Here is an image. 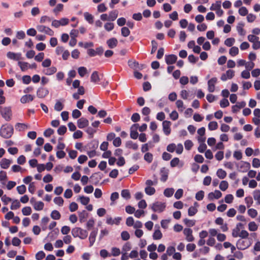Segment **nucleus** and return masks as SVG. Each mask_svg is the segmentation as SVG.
I'll use <instances>...</instances> for the list:
<instances>
[{
  "label": "nucleus",
  "mask_w": 260,
  "mask_h": 260,
  "mask_svg": "<svg viewBox=\"0 0 260 260\" xmlns=\"http://www.w3.org/2000/svg\"><path fill=\"white\" fill-rule=\"evenodd\" d=\"M35 257L37 260H42L45 257V253L43 251H40L36 253Z\"/></svg>",
  "instance_id": "052dcab7"
},
{
  "label": "nucleus",
  "mask_w": 260,
  "mask_h": 260,
  "mask_svg": "<svg viewBox=\"0 0 260 260\" xmlns=\"http://www.w3.org/2000/svg\"><path fill=\"white\" fill-rule=\"evenodd\" d=\"M247 213L252 218H255L257 215V211L253 208L249 209L247 211Z\"/></svg>",
  "instance_id": "864d4df0"
},
{
  "label": "nucleus",
  "mask_w": 260,
  "mask_h": 260,
  "mask_svg": "<svg viewBox=\"0 0 260 260\" xmlns=\"http://www.w3.org/2000/svg\"><path fill=\"white\" fill-rule=\"evenodd\" d=\"M121 195L123 198H124L126 200L129 199L131 198V194L129 193V191L127 189L122 190L121 191Z\"/></svg>",
  "instance_id": "c03bdc74"
},
{
  "label": "nucleus",
  "mask_w": 260,
  "mask_h": 260,
  "mask_svg": "<svg viewBox=\"0 0 260 260\" xmlns=\"http://www.w3.org/2000/svg\"><path fill=\"white\" fill-rule=\"evenodd\" d=\"M171 123L169 121H164L162 122V127L164 133L167 136L169 135L171 133Z\"/></svg>",
  "instance_id": "ddd939ff"
},
{
  "label": "nucleus",
  "mask_w": 260,
  "mask_h": 260,
  "mask_svg": "<svg viewBox=\"0 0 260 260\" xmlns=\"http://www.w3.org/2000/svg\"><path fill=\"white\" fill-rule=\"evenodd\" d=\"M89 124L88 120L84 117L79 119L77 121V126L80 128H83Z\"/></svg>",
  "instance_id": "4468645a"
},
{
  "label": "nucleus",
  "mask_w": 260,
  "mask_h": 260,
  "mask_svg": "<svg viewBox=\"0 0 260 260\" xmlns=\"http://www.w3.org/2000/svg\"><path fill=\"white\" fill-rule=\"evenodd\" d=\"M243 26H244V24L243 23H240L238 24V25L237 26V30L238 33L239 34V35L241 36H244L245 34V32L243 28Z\"/></svg>",
  "instance_id": "c9c22d12"
},
{
  "label": "nucleus",
  "mask_w": 260,
  "mask_h": 260,
  "mask_svg": "<svg viewBox=\"0 0 260 260\" xmlns=\"http://www.w3.org/2000/svg\"><path fill=\"white\" fill-rule=\"evenodd\" d=\"M144 158L148 163H150L152 161L153 155L151 153L147 152L144 155Z\"/></svg>",
  "instance_id": "3c124183"
},
{
  "label": "nucleus",
  "mask_w": 260,
  "mask_h": 260,
  "mask_svg": "<svg viewBox=\"0 0 260 260\" xmlns=\"http://www.w3.org/2000/svg\"><path fill=\"white\" fill-rule=\"evenodd\" d=\"M49 93L48 90L46 88H40L37 92V95L39 98L45 97Z\"/></svg>",
  "instance_id": "a211bd4d"
},
{
  "label": "nucleus",
  "mask_w": 260,
  "mask_h": 260,
  "mask_svg": "<svg viewBox=\"0 0 260 260\" xmlns=\"http://www.w3.org/2000/svg\"><path fill=\"white\" fill-rule=\"evenodd\" d=\"M216 175L219 178L223 179L226 177V173L224 170L221 169H219L217 171Z\"/></svg>",
  "instance_id": "393cba45"
},
{
  "label": "nucleus",
  "mask_w": 260,
  "mask_h": 260,
  "mask_svg": "<svg viewBox=\"0 0 260 260\" xmlns=\"http://www.w3.org/2000/svg\"><path fill=\"white\" fill-rule=\"evenodd\" d=\"M11 163L12 160L7 158H3L0 162V165L3 169H6L9 167Z\"/></svg>",
  "instance_id": "aec40b11"
},
{
  "label": "nucleus",
  "mask_w": 260,
  "mask_h": 260,
  "mask_svg": "<svg viewBox=\"0 0 260 260\" xmlns=\"http://www.w3.org/2000/svg\"><path fill=\"white\" fill-rule=\"evenodd\" d=\"M107 44L110 48L112 49L117 46L118 41L116 38H112L107 41Z\"/></svg>",
  "instance_id": "6ab92c4d"
},
{
  "label": "nucleus",
  "mask_w": 260,
  "mask_h": 260,
  "mask_svg": "<svg viewBox=\"0 0 260 260\" xmlns=\"http://www.w3.org/2000/svg\"><path fill=\"white\" fill-rule=\"evenodd\" d=\"M235 75V72L232 70H228L225 74L221 75L220 79L221 80L225 81L227 79H232Z\"/></svg>",
  "instance_id": "9d476101"
},
{
  "label": "nucleus",
  "mask_w": 260,
  "mask_h": 260,
  "mask_svg": "<svg viewBox=\"0 0 260 260\" xmlns=\"http://www.w3.org/2000/svg\"><path fill=\"white\" fill-rule=\"evenodd\" d=\"M166 208L165 203L156 202L152 205L151 209L154 212H161Z\"/></svg>",
  "instance_id": "39448f33"
},
{
  "label": "nucleus",
  "mask_w": 260,
  "mask_h": 260,
  "mask_svg": "<svg viewBox=\"0 0 260 260\" xmlns=\"http://www.w3.org/2000/svg\"><path fill=\"white\" fill-rule=\"evenodd\" d=\"M126 146L127 148L133 149L135 150H136L138 149V145L136 143H133L132 141L127 142Z\"/></svg>",
  "instance_id": "c85d7f7f"
},
{
  "label": "nucleus",
  "mask_w": 260,
  "mask_h": 260,
  "mask_svg": "<svg viewBox=\"0 0 260 260\" xmlns=\"http://www.w3.org/2000/svg\"><path fill=\"white\" fill-rule=\"evenodd\" d=\"M78 72L81 77H83L87 73V69L84 67H79L78 69Z\"/></svg>",
  "instance_id": "5fc2aeb1"
},
{
  "label": "nucleus",
  "mask_w": 260,
  "mask_h": 260,
  "mask_svg": "<svg viewBox=\"0 0 260 260\" xmlns=\"http://www.w3.org/2000/svg\"><path fill=\"white\" fill-rule=\"evenodd\" d=\"M138 126V124H134L131 127L130 137L133 139H137L138 137L139 134L137 131Z\"/></svg>",
  "instance_id": "9b49d317"
},
{
  "label": "nucleus",
  "mask_w": 260,
  "mask_h": 260,
  "mask_svg": "<svg viewBox=\"0 0 260 260\" xmlns=\"http://www.w3.org/2000/svg\"><path fill=\"white\" fill-rule=\"evenodd\" d=\"M168 176V173L166 171H165V169L161 170V178L160 180L162 182H165Z\"/></svg>",
  "instance_id": "09e8293b"
},
{
  "label": "nucleus",
  "mask_w": 260,
  "mask_h": 260,
  "mask_svg": "<svg viewBox=\"0 0 260 260\" xmlns=\"http://www.w3.org/2000/svg\"><path fill=\"white\" fill-rule=\"evenodd\" d=\"M120 250L119 248L117 247H112L111 248V254L110 255L117 256L120 255Z\"/></svg>",
  "instance_id": "ea45409f"
},
{
  "label": "nucleus",
  "mask_w": 260,
  "mask_h": 260,
  "mask_svg": "<svg viewBox=\"0 0 260 260\" xmlns=\"http://www.w3.org/2000/svg\"><path fill=\"white\" fill-rule=\"evenodd\" d=\"M72 235L75 238L78 237L81 239H86L88 235L87 231L81 228L76 227L72 230Z\"/></svg>",
  "instance_id": "f03ea898"
},
{
  "label": "nucleus",
  "mask_w": 260,
  "mask_h": 260,
  "mask_svg": "<svg viewBox=\"0 0 260 260\" xmlns=\"http://www.w3.org/2000/svg\"><path fill=\"white\" fill-rule=\"evenodd\" d=\"M22 214L24 215H29L31 213V209L30 207H25L22 209Z\"/></svg>",
  "instance_id": "6e6d98bb"
},
{
  "label": "nucleus",
  "mask_w": 260,
  "mask_h": 260,
  "mask_svg": "<svg viewBox=\"0 0 260 260\" xmlns=\"http://www.w3.org/2000/svg\"><path fill=\"white\" fill-rule=\"evenodd\" d=\"M248 229L250 231H255L257 229V225L254 221L250 222L248 224Z\"/></svg>",
  "instance_id": "49530a36"
},
{
  "label": "nucleus",
  "mask_w": 260,
  "mask_h": 260,
  "mask_svg": "<svg viewBox=\"0 0 260 260\" xmlns=\"http://www.w3.org/2000/svg\"><path fill=\"white\" fill-rule=\"evenodd\" d=\"M145 191L147 194L151 196V195H153V194H154V193L155 192V189L154 187L147 186L145 188Z\"/></svg>",
  "instance_id": "e433bc0d"
},
{
  "label": "nucleus",
  "mask_w": 260,
  "mask_h": 260,
  "mask_svg": "<svg viewBox=\"0 0 260 260\" xmlns=\"http://www.w3.org/2000/svg\"><path fill=\"white\" fill-rule=\"evenodd\" d=\"M80 202L84 205H86L89 202L90 199L88 197L81 196L79 197Z\"/></svg>",
  "instance_id": "8fccbe9b"
},
{
  "label": "nucleus",
  "mask_w": 260,
  "mask_h": 260,
  "mask_svg": "<svg viewBox=\"0 0 260 260\" xmlns=\"http://www.w3.org/2000/svg\"><path fill=\"white\" fill-rule=\"evenodd\" d=\"M0 114L7 121H9L12 119V112L11 107H3L0 106Z\"/></svg>",
  "instance_id": "7ed1b4c3"
},
{
  "label": "nucleus",
  "mask_w": 260,
  "mask_h": 260,
  "mask_svg": "<svg viewBox=\"0 0 260 260\" xmlns=\"http://www.w3.org/2000/svg\"><path fill=\"white\" fill-rule=\"evenodd\" d=\"M174 192V189L173 188H166L164 192V195L167 197H171Z\"/></svg>",
  "instance_id": "f704fd0d"
},
{
  "label": "nucleus",
  "mask_w": 260,
  "mask_h": 260,
  "mask_svg": "<svg viewBox=\"0 0 260 260\" xmlns=\"http://www.w3.org/2000/svg\"><path fill=\"white\" fill-rule=\"evenodd\" d=\"M198 210L194 207H190L188 210V214L189 216H192L194 215L197 212Z\"/></svg>",
  "instance_id": "bf43d9fd"
},
{
  "label": "nucleus",
  "mask_w": 260,
  "mask_h": 260,
  "mask_svg": "<svg viewBox=\"0 0 260 260\" xmlns=\"http://www.w3.org/2000/svg\"><path fill=\"white\" fill-rule=\"evenodd\" d=\"M218 128V124L216 121H211L208 124V128L210 131H214Z\"/></svg>",
  "instance_id": "a19ab883"
},
{
  "label": "nucleus",
  "mask_w": 260,
  "mask_h": 260,
  "mask_svg": "<svg viewBox=\"0 0 260 260\" xmlns=\"http://www.w3.org/2000/svg\"><path fill=\"white\" fill-rule=\"evenodd\" d=\"M14 132L13 127L10 124L3 125L0 128V135L5 138H10Z\"/></svg>",
  "instance_id": "f257e3e1"
},
{
  "label": "nucleus",
  "mask_w": 260,
  "mask_h": 260,
  "mask_svg": "<svg viewBox=\"0 0 260 260\" xmlns=\"http://www.w3.org/2000/svg\"><path fill=\"white\" fill-rule=\"evenodd\" d=\"M8 58L15 60H19L21 59V54L20 53H14L12 52H8L7 53Z\"/></svg>",
  "instance_id": "2eb2a0df"
},
{
  "label": "nucleus",
  "mask_w": 260,
  "mask_h": 260,
  "mask_svg": "<svg viewBox=\"0 0 260 260\" xmlns=\"http://www.w3.org/2000/svg\"><path fill=\"white\" fill-rule=\"evenodd\" d=\"M204 197V192L203 190L198 191L196 194V199L198 201H201L203 200Z\"/></svg>",
  "instance_id": "69168bd1"
},
{
  "label": "nucleus",
  "mask_w": 260,
  "mask_h": 260,
  "mask_svg": "<svg viewBox=\"0 0 260 260\" xmlns=\"http://www.w3.org/2000/svg\"><path fill=\"white\" fill-rule=\"evenodd\" d=\"M15 129L19 132L24 131L28 127V125L25 123H17L15 124Z\"/></svg>",
  "instance_id": "412c9836"
},
{
  "label": "nucleus",
  "mask_w": 260,
  "mask_h": 260,
  "mask_svg": "<svg viewBox=\"0 0 260 260\" xmlns=\"http://www.w3.org/2000/svg\"><path fill=\"white\" fill-rule=\"evenodd\" d=\"M114 27V24L112 22H107L104 25L105 29L108 31H110L113 29Z\"/></svg>",
  "instance_id": "37998d69"
},
{
  "label": "nucleus",
  "mask_w": 260,
  "mask_h": 260,
  "mask_svg": "<svg viewBox=\"0 0 260 260\" xmlns=\"http://www.w3.org/2000/svg\"><path fill=\"white\" fill-rule=\"evenodd\" d=\"M253 198L257 201V203L260 204V190H255L253 192Z\"/></svg>",
  "instance_id": "2f4dec72"
},
{
  "label": "nucleus",
  "mask_w": 260,
  "mask_h": 260,
  "mask_svg": "<svg viewBox=\"0 0 260 260\" xmlns=\"http://www.w3.org/2000/svg\"><path fill=\"white\" fill-rule=\"evenodd\" d=\"M175 251H176V250H175V247L174 246H168L167 247L166 253L169 256H171V255H173L174 254V253H175Z\"/></svg>",
  "instance_id": "79ce46f5"
},
{
  "label": "nucleus",
  "mask_w": 260,
  "mask_h": 260,
  "mask_svg": "<svg viewBox=\"0 0 260 260\" xmlns=\"http://www.w3.org/2000/svg\"><path fill=\"white\" fill-rule=\"evenodd\" d=\"M34 97L31 94H25L20 99V102L22 104H26L33 101Z\"/></svg>",
  "instance_id": "f3484780"
},
{
  "label": "nucleus",
  "mask_w": 260,
  "mask_h": 260,
  "mask_svg": "<svg viewBox=\"0 0 260 260\" xmlns=\"http://www.w3.org/2000/svg\"><path fill=\"white\" fill-rule=\"evenodd\" d=\"M63 104L59 101H57L54 105V110L56 111H60L63 108Z\"/></svg>",
  "instance_id": "473e14b6"
},
{
  "label": "nucleus",
  "mask_w": 260,
  "mask_h": 260,
  "mask_svg": "<svg viewBox=\"0 0 260 260\" xmlns=\"http://www.w3.org/2000/svg\"><path fill=\"white\" fill-rule=\"evenodd\" d=\"M130 34V30L126 27H123L121 28V35L124 37H126L128 36Z\"/></svg>",
  "instance_id": "680f3d73"
},
{
  "label": "nucleus",
  "mask_w": 260,
  "mask_h": 260,
  "mask_svg": "<svg viewBox=\"0 0 260 260\" xmlns=\"http://www.w3.org/2000/svg\"><path fill=\"white\" fill-rule=\"evenodd\" d=\"M44 203L41 201L35 202L33 204L34 209L37 211L42 210L44 208Z\"/></svg>",
  "instance_id": "b1692460"
},
{
  "label": "nucleus",
  "mask_w": 260,
  "mask_h": 260,
  "mask_svg": "<svg viewBox=\"0 0 260 260\" xmlns=\"http://www.w3.org/2000/svg\"><path fill=\"white\" fill-rule=\"evenodd\" d=\"M69 22V20L66 18H62L59 20H54L52 22V25L56 28L60 26H64L67 25Z\"/></svg>",
  "instance_id": "423d86ee"
},
{
  "label": "nucleus",
  "mask_w": 260,
  "mask_h": 260,
  "mask_svg": "<svg viewBox=\"0 0 260 260\" xmlns=\"http://www.w3.org/2000/svg\"><path fill=\"white\" fill-rule=\"evenodd\" d=\"M239 13L241 16H246L248 14V10L245 7H242L239 10Z\"/></svg>",
  "instance_id": "0e129e2a"
},
{
  "label": "nucleus",
  "mask_w": 260,
  "mask_h": 260,
  "mask_svg": "<svg viewBox=\"0 0 260 260\" xmlns=\"http://www.w3.org/2000/svg\"><path fill=\"white\" fill-rule=\"evenodd\" d=\"M221 8V2L217 1L215 4H213L210 7V10L216 11Z\"/></svg>",
  "instance_id": "de8ad7c7"
},
{
  "label": "nucleus",
  "mask_w": 260,
  "mask_h": 260,
  "mask_svg": "<svg viewBox=\"0 0 260 260\" xmlns=\"http://www.w3.org/2000/svg\"><path fill=\"white\" fill-rule=\"evenodd\" d=\"M177 59V56L174 54L166 55L165 61L168 64H172L175 63Z\"/></svg>",
  "instance_id": "f8f14e48"
},
{
  "label": "nucleus",
  "mask_w": 260,
  "mask_h": 260,
  "mask_svg": "<svg viewBox=\"0 0 260 260\" xmlns=\"http://www.w3.org/2000/svg\"><path fill=\"white\" fill-rule=\"evenodd\" d=\"M235 40L234 38H228L225 40L224 44L228 47H231L235 43Z\"/></svg>",
  "instance_id": "13d9d810"
},
{
  "label": "nucleus",
  "mask_w": 260,
  "mask_h": 260,
  "mask_svg": "<svg viewBox=\"0 0 260 260\" xmlns=\"http://www.w3.org/2000/svg\"><path fill=\"white\" fill-rule=\"evenodd\" d=\"M37 29L40 32L45 33L49 36H53L54 32L50 28L42 25H39L37 26Z\"/></svg>",
  "instance_id": "6e6552de"
},
{
  "label": "nucleus",
  "mask_w": 260,
  "mask_h": 260,
  "mask_svg": "<svg viewBox=\"0 0 260 260\" xmlns=\"http://www.w3.org/2000/svg\"><path fill=\"white\" fill-rule=\"evenodd\" d=\"M26 188L24 185H21L17 187V190L18 192L20 194L24 193L26 191Z\"/></svg>",
  "instance_id": "e2e57ef3"
},
{
  "label": "nucleus",
  "mask_w": 260,
  "mask_h": 260,
  "mask_svg": "<svg viewBox=\"0 0 260 260\" xmlns=\"http://www.w3.org/2000/svg\"><path fill=\"white\" fill-rule=\"evenodd\" d=\"M63 7V5L61 4H59L56 6L53 10V12L56 15H57L58 13L62 10Z\"/></svg>",
  "instance_id": "4d7b16f0"
},
{
  "label": "nucleus",
  "mask_w": 260,
  "mask_h": 260,
  "mask_svg": "<svg viewBox=\"0 0 260 260\" xmlns=\"http://www.w3.org/2000/svg\"><path fill=\"white\" fill-rule=\"evenodd\" d=\"M18 64L22 71H25L28 68L29 64L26 62L18 61Z\"/></svg>",
  "instance_id": "7c9ffc66"
},
{
  "label": "nucleus",
  "mask_w": 260,
  "mask_h": 260,
  "mask_svg": "<svg viewBox=\"0 0 260 260\" xmlns=\"http://www.w3.org/2000/svg\"><path fill=\"white\" fill-rule=\"evenodd\" d=\"M252 166L254 168H258L260 167V160L258 158H254L253 159Z\"/></svg>",
  "instance_id": "774afa93"
},
{
  "label": "nucleus",
  "mask_w": 260,
  "mask_h": 260,
  "mask_svg": "<svg viewBox=\"0 0 260 260\" xmlns=\"http://www.w3.org/2000/svg\"><path fill=\"white\" fill-rule=\"evenodd\" d=\"M217 79L213 77L208 81V90L209 92H213L215 90V85L217 83Z\"/></svg>",
  "instance_id": "1a4fd4ad"
},
{
  "label": "nucleus",
  "mask_w": 260,
  "mask_h": 260,
  "mask_svg": "<svg viewBox=\"0 0 260 260\" xmlns=\"http://www.w3.org/2000/svg\"><path fill=\"white\" fill-rule=\"evenodd\" d=\"M91 81L93 83H96L100 81V78L98 73L96 71H94L91 75Z\"/></svg>",
  "instance_id": "a878e982"
},
{
  "label": "nucleus",
  "mask_w": 260,
  "mask_h": 260,
  "mask_svg": "<svg viewBox=\"0 0 260 260\" xmlns=\"http://www.w3.org/2000/svg\"><path fill=\"white\" fill-rule=\"evenodd\" d=\"M152 237L154 240H159L161 239L162 235L159 230H156L154 231Z\"/></svg>",
  "instance_id": "bb28decb"
},
{
  "label": "nucleus",
  "mask_w": 260,
  "mask_h": 260,
  "mask_svg": "<svg viewBox=\"0 0 260 260\" xmlns=\"http://www.w3.org/2000/svg\"><path fill=\"white\" fill-rule=\"evenodd\" d=\"M239 53V49L237 47H232L229 51L230 54L232 56H235Z\"/></svg>",
  "instance_id": "a18cd8bd"
},
{
  "label": "nucleus",
  "mask_w": 260,
  "mask_h": 260,
  "mask_svg": "<svg viewBox=\"0 0 260 260\" xmlns=\"http://www.w3.org/2000/svg\"><path fill=\"white\" fill-rule=\"evenodd\" d=\"M98 233V230H94L92 231H91L90 233L89 237V246H92L95 241V238L96 236Z\"/></svg>",
  "instance_id": "dca6fc26"
},
{
  "label": "nucleus",
  "mask_w": 260,
  "mask_h": 260,
  "mask_svg": "<svg viewBox=\"0 0 260 260\" xmlns=\"http://www.w3.org/2000/svg\"><path fill=\"white\" fill-rule=\"evenodd\" d=\"M53 201L55 204L59 206H62L64 202L63 199L60 197L55 198Z\"/></svg>",
  "instance_id": "603ef678"
},
{
  "label": "nucleus",
  "mask_w": 260,
  "mask_h": 260,
  "mask_svg": "<svg viewBox=\"0 0 260 260\" xmlns=\"http://www.w3.org/2000/svg\"><path fill=\"white\" fill-rule=\"evenodd\" d=\"M121 237L122 239L124 241L128 240L130 238L129 234L127 231H123L121 233Z\"/></svg>",
  "instance_id": "338daca9"
},
{
  "label": "nucleus",
  "mask_w": 260,
  "mask_h": 260,
  "mask_svg": "<svg viewBox=\"0 0 260 260\" xmlns=\"http://www.w3.org/2000/svg\"><path fill=\"white\" fill-rule=\"evenodd\" d=\"M219 188L222 191H225L226 190L228 187H229V183L226 181L223 180L221 181L220 184H219Z\"/></svg>",
  "instance_id": "72a5a7b5"
},
{
  "label": "nucleus",
  "mask_w": 260,
  "mask_h": 260,
  "mask_svg": "<svg viewBox=\"0 0 260 260\" xmlns=\"http://www.w3.org/2000/svg\"><path fill=\"white\" fill-rule=\"evenodd\" d=\"M84 16L85 20L89 23H92L93 22V16L91 14L88 12H85L84 13Z\"/></svg>",
  "instance_id": "cd10ccee"
},
{
  "label": "nucleus",
  "mask_w": 260,
  "mask_h": 260,
  "mask_svg": "<svg viewBox=\"0 0 260 260\" xmlns=\"http://www.w3.org/2000/svg\"><path fill=\"white\" fill-rule=\"evenodd\" d=\"M128 66L134 70H136L139 68V63L136 61L128 60Z\"/></svg>",
  "instance_id": "4c0bfd02"
},
{
  "label": "nucleus",
  "mask_w": 260,
  "mask_h": 260,
  "mask_svg": "<svg viewBox=\"0 0 260 260\" xmlns=\"http://www.w3.org/2000/svg\"><path fill=\"white\" fill-rule=\"evenodd\" d=\"M50 216L54 220L59 219L61 216L60 213L57 210L52 211Z\"/></svg>",
  "instance_id": "c756f323"
},
{
  "label": "nucleus",
  "mask_w": 260,
  "mask_h": 260,
  "mask_svg": "<svg viewBox=\"0 0 260 260\" xmlns=\"http://www.w3.org/2000/svg\"><path fill=\"white\" fill-rule=\"evenodd\" d=\"M252 244L250 239H240L236 243V246L238 249L245 250L249 247Z\"/></svg>",
  "instance_id": "20e7f679"
},
{
  "label": "nucleus",
  "mask_w": 260,
  "mask_h": 260,
  "mask_svg": "<svg viewBox=\"0 0 260 260\" xmlns=\"http://www.w3.org/2000/svg\"><path fill=\"white\" fill-rule=\"evenodd\" d=\"M57 71V69L55 67H51L43 70V73L46 75H51Z\"/></svg>",
  "instance_id": "4be33fe9"
},
{
  "label": "nucleus",
  "mask_w": 260,
  "mask_h": 260,
  "mask_svg": "<svg viewBox=\"0 0 260 260\" xmlns=\"http://www.w3.org/2000/svg\"><path fill=\"white\" fill-rule=\"evenodd\" d=\"M118 11L116 10L111 11L109 14V21H114L118 17Z\"/></svg>",
  "instance_id": "5701e85b"
},
{
  "label": "nucleus",
  "mask_w": 260,
  "mask_h": 260,
  "mask_svg": "<svg viewBox=\"0 0 260 260\" xmlns=\"http://www.w3.org/2000/svg\"><path fill=\"white\" fill-rule=\"evenodd\" d=\"M183 234L185 236V239L188 242H192L194 238L192 235V231L191 229L185 228L183 230Z\"/></svg>",
  "instance_id": "0eeeda50"
},
{
  "label": "nucleus",
  "mask_w": 260,
  "mask_h": 260,
  "mask_svg": "<svg viewBox=\"0 0 260 260\" xmlns=\"http://www.w3.org/2000/svg\"><path fill=\"white\" fill-rule=\"evenodd\" d=\"M20 206V202L18 201V200H15L12 202L10 208L11 210H16L18 209Z\"/></svg>",
  "instance_id": "58836bf2"
}]
</instances>
